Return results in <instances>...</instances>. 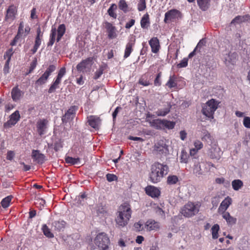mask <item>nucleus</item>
<instances>
[{
  "instance_id": "aec40b11",
  "label": "nucleus",
  "mask_w": 250,
  "mask_h": 250,
  "mask_svg": "<svg viewBox=\"0 0 250 250\" xmlns=\"http://www.w3.org/2000/svg\"><path fill=\"white\" fill-rule=\"evenodd\" d=\"M146 193L150 196L155 198L158 197L160 195L159 189L154 186H147L146 188Z\"/></svg>"
},
{
  "instance_id": "e433bc0d",
  "label": "nucleus",
  "mask_w": 250,
  "mask_h": 250,
  "mask_svg": "<svg viewBox=\"0 0 250 250\" xmlns=\"http://www.w3.org/2000/svg\"><path fill=\"white\" fill-rule=\"evenodd\" d=\"M209 0H197V3L204 11L206 10L208 6Z\"/></svg>"
},
{
  "instance_id": "1a4fd4ad",
  "label": "nucleus",
  "mask_w": 250,
  "mask_h": 250,
  "mask_svg": "<svg viewBox=\"0 0 250 250\" xmlns=\"http://www.w3.org/2000/svg\"><path fill=\"white\" fill-rule=\"evenodd\" d=\"M21 116L18 110L15 111L9 117V119L3 125L5 128H9L15 125L20 120Z\"/></svg>"
},
{
  "instance_id": "0e129e2a",
  "label": "nucleus",
  "mask_w": 250,
  "mask_h": 250,
  "mask_svg": "<svg viewBox=\"0 0 250 250\" xmlns=\"http://www.w3.org/2000/svg\"><path fill=\"white\" fill-rule=\"evenodd\" d=\"M135 22V21L134 19L130 20L129 22L126 23L125 27L126 29H129L134 24Z\"/></svg>"
},
{
  "instance_id": "49530a36",
  "label": "nucleus",
  "mask_w": 250,
  "mask_h": 250,
  "mask_svg": "<svg viewBox=\"0 0 250 250\" xmlns=\"http://www.w3.org/2000/svg\"><path fill=\"white\" fill-rule=\"evenodd\" d=\"M61 79H56V81L54 83L51 85L50 88L49 89L48 92L51 93L54 92L55 90L58 87V85L60 83Z\"/></svg>"
},
{
  "instance_id": "20e7f679",
  "label": "nucleus",
  "mask_w": 250,
  "mask_h": 250,
  "mask_svg": "<svg viewBox=\"0 0 250 250\" xmlns=\"http://www.w3.org/2000/svg\"><path fill=\"white\" fill-rule=\"evenodd\" d=\"M219 104V102L213 99L209 100L203 107V114L209 118L213 119L214 113L217 109Z\"/></svg>"
},
{
  "instance_id": "2eb2a0df",
  "label": "nucleus",
  "mask_w": 250,
  "mask_h": 250,
  "mask_svg": "<svg viewBox=\"0 0 250 250\" xmlns=\"http://www.w3.org/2000/svg\"><path fill=\"white\" fill-rule=\"evenodd\" d=\"M17 13V9L14 5H10L6 11L5 21L8 22L13 21Z\"/></svg>"
},
{
  "instance_id": "58836bf2",
  "label": "nucleus",
  "mask_w": 250,
  "mask_h": 250,
  "mask_svg": "<svg viewBox=\"0 0 250 250\" xmlns=\"http://www.w3.org/2000/svg\"><path fill=\"white\" fill-rule=\"evenodd\" d=\"M42 229L43 232V234L46 237L48 238H53L54 237L53 234L50 231V229L46 226V225H43L42 226Z\"/></svg>"
},
{
  "instance_id": "393cba45",
  "label": "nucleus",
  "mask_w": 250,
  "mask_h": 250,
  "mask_svg": "<svg viewBox=\"0 0 250 250\" xmlns=\"http://www.w3.org/2000/svg\"><path fill=\"white\" fill-rule=\"evenodd\" d=\"M149 125L157 129H162L163 125V120L161 119H154L149 121Z\"/></svg>"
},
{
  "instance_id": "7ed1b4c3",
  "label": "nucleus",
  "mask_w": 250,
  "mask_h": 250,
  "mask_svg": "<svg viewBox=\"0 0 250 250\" xmlns=\"http://www.w3.org/2000/svg\"><path fill=\"white\" fill-rule=\"evenodd\" d=\"M200 207L199 202H188L182 208L181 212L185 217H191L198 213Z\"/></svg>"
},
{
  "instance_id": "4d7b16f0",
  "label": "nucleus",
  "mask_w": 250,
  "mask_h": 250,
  "mask_svg": "<svg viewBox=\"0 0 250 250\" xmlns=\"http://www.w3.org/2000/svg\"><path fill=\"white\" fill-rule=\"evenodd\" d=\"M243 125L247 128H250V117H245L243 119Z\"/></svg>"
},
{
  "instance_id": "37998d69",
  "label": "nucleus",
  "mask_w": 250,
  "mask_h": 250,
  "mask_svg": "<svg viewBox=\"0 0 250 250\" xmlns=\"http://www.w3.org/2000/svg\"><path fill=\"white\" fill-rule=\"evenodd\" d=\"M154 212L160 218L164 219H165V218H166L165 212L163 210V209L160 207L157 206V207L154 208Z\"/></svg>"
},
{
  "instance_id": "a211bd4d",
  "label": "nucleus",
  "mask_w": 250,
  "mask_h": 250,
  "mask_svg": "<svg viewBox=\"0 0 250 250\" xmlns=\"http://www.w3.org/2000/svg\"><path fill=\"white\" fill-rule=\"evenodd\" d=\"M45 156L40 152L38 150H33L32 152V158L34 161L38 164H42L45 161Z\"/></svg>"
},
{
  "instance_id": "5701e85b",
  "label": "nucleus",
  "mask_w": 250,
  "mask_h": 250,
  "mask_svg": "<svg viewBox=\"0 0 250 250\" xmlns=\"http://www.w3.org/2000/svg\"><path fill=\"white\" fill-rule=\"evenodd\" d=\"M221 214L222 217L226 220L229 226H233L236 223V218L231 216L229 212H224Z\"/></svg>"
},
{
  "instance_id": "39448f33",
  "label": "nucleus",
  "mask_w": 250,
  "mask_h": 250,
  "mask_svg": "<svg viewBox=\"0 0 250 250\" xmlns=\"http://www.w3.org/2000/svg\"><path fill=\"white\" fill-rule=\"evenodd\" d=\"M94 242L100 250H107L110 244V240L105 233L101 232L97 235Z\"/></svg>"
},
{
  "instance_id": "338daca9",
  "label": "nucleus",
  "mask_w": 250,
  "mask_h": 250,
  "mask_svg": "<svg viewBox=\"0 0 250 250\" xmlns=\"http://www.w3.org/2000/svg\"><path fill=\"white\" fill-rule=\"evenodd\" d=\"M187 133L185 130H182L180 132V139L184 141L187 138Z\"/></svg>"
},
{
  "instance_id": "864d4df0",
  "label": "nucleus",
  "mask_w": 250,
  "mask_h": 250,
  "mask_svg": "<svg viewBox=\"0 0 250 250\" xmlns=\"http://www.w3.org/2000/svg\"><path fill=\"white\" fill-rule=\"evenodd\" d=\"M193 172L197 175H199L202 174L201 166L199 163H197L194 165V167L193 169Z\"/></svg>"
},
{
  "instance_id": "4468645a",
  "label": "nucleus",
  "mask_w": 250,
  "mask_h": 250,
  "mask_svg": "<svg viewBox=\"0 0 250 250\" xmlns=\"http://www.w3.org/2000/svg\"><path fill=\"white\" fill-rule=\"evenodd\" d=\"M232 199L227 196L220 204L218 209V212L220 214L227 212L226 210L228 208L229 206L232 204Z\"/></svg>"
},
{
  "instance_id": "0eeeda50",
  "label": "nucleus",
  "mask_w": 250,
  "mask_h": 250,
  "mask_svg": "<svg viewBox=\"0 0 250 250\" xmlns=\"http://www.w3.org/2000/svg\"><path fill=\"white\" fill-rule=\"evenodd\" d=\"M222 59L226 65H234L238 60V55L235 52L226 51L223 55Z\"/></svg>"
},
{
  "instance_id": "09e8293b",
  "label": "nucleus",
  "mask_w": 250,
  "mask_h": 250,
  "mask_svg": "<svg viewBox=\"0 0 250 250\" xmlns=\"http://www.w3.org/2000/svg\"><path fill=\"white\" fill-rule=\"evenodd\" d=\"M107 65L105 63L102 64L96 72V76L99 78L103 74L104 71L106 69Z\"/></svg>"
},
{
  "instance_id": "f257e3e1",
  "label": "nucleus",
  "mask_w": 250,
  "mask_h": 250,
  "mask_svg": "<svg viewBox=\"0 0 250 250\" xmlns=\"http://www.w3.org/2000/svg\"><path fill=\"white\" fill-rule=\"evenodd\" d=\"M169 167L167 165L160 163H155L151 167V172L149 174V179L154 184L160 182L163 178L167 174Z\"/></svg>"
},
{
  "instance_id": "e2e57ef3",
  "label": "nucleus",
  "mask_w": 250,
  "mask_h": 250,
  "mask_svg": "<svg viewBox=\"0 0 250 250\" xmlns=\"http://www.w3.org/2000/svg\"><path fill=\"white\" fill-rule=\"evenodd\" d=\"M65 73V68H62L60 70L56 78H62Z\"/></svg>"
},
{
  "instance_id": "052dcab7",
  "label": "nucleus",
  "mask_w": 250,
  "mask_h": 250,
  "mask_svg": "<svg viewBox=\"0 0 250 250\" xmlns=\"http://www.w3.org/2000/svg\"><path fill=\"white\" fill-rule=\"evenodd\" d=\"M139 83L143 86H147L150 84V83L147 79H139Z\"/></svg>"
},
{
  "instance_id": "c756f323",
  "label": "nucleus",
  "mask_w": 250,
  "mask_h": 250,
  "mask_svg": "<svg viewBox=\"0 0 250 250\" xmlns=\"http://www.w3.org/2000/svg\"><path fill=\"white\" fill-rule=\"evenodd\" d=\"M249 16L246 15L245 16H238L236 17L231 22V24L239 23L249 20Z\"/></svg>"
},
{
  "instance_id": "ea45409f",
  "label": "nucleus",
  "mask_w": 250,
  "mask_h": 250,
  "mask_svg": "<svg viewBox=\"0 0 250 250\" xmlns=\"http://www.w3.org/2000/svg\"><path fill=\"white\" fill-rule=\"evenodd\" d=\"M65 162L68 164L71 165H77L80 163V159L79 158H73L71 157L67 156L65 157Z\"/></svg>"
},
{
  "instance_id": "c85d7f7f",
  "label": "nucleus",
  "mask_w": 250,
  "mask_h": 250,
  "mask_svg": "<svg viewBox=\"0 0 250 250\" xmlns=\"http://www.w3.org/2000/svg\"><path fill=\"white\" fill-rule=\"evenodd\" d=\"M56 66L53 65H50L47 68L45 72L40 78H48L50 76L51 73L54 72L56 70Z\"/></svg>"
},
{
  "instance_id": "c9c22d12",
  "label": "nucleus",
  "mask_w": 250,
  "mask_h": 250,
  "mask_svg": "<svg viewBox=\"0 0 250 250\" xmlns=\"http://www.w3.org/2000/svg\"><path fill=\"white\" fill-rule=\"evenodd\" d=\"M53 225L56 229L60 231L64 228L65 223L63 221H55Z\"/></svg>"
},
{
  "instance_id": "6e6552de",
  "label": "nucleus",
  "mask_w": 250,
  "mask_h": 250,
  "mask_svg": "<svg viewBox=\"0 0 250 250\" xmlns=\"http://www.w3.org/2000/svg\"><path fill=\"white\" fill-rule=\"evenodd\" d=\"M181 15V12L178 10H170L165 13L164 21L166 23L174 21L180 17Z\"/></svg>"
},
{
  "instance_id": "c03bdc74",
  "label": "nucleus",
  "mask_w": 250,
  "mask_h": 250,
  "mask_svg": "<svg viewBox=\"0 0 250 250\" xmlns=\"http://www.w3.org/2000/svg\"><path fill=\"white\" fill-rule=\"evenodd\" d=\"M11 196H8L5 198H3L1 202V206L3 208H7V207H8L10 205V203L11 201Z\"/></svg>"
},
{
  "instance_id": "4be33fe9",
  "label": "nucleus",
  "mask_w": 250,
  "mask_h": 250,
  "mask_svg": "<svg viewBox=\"0 0 250 250\" xmlns=\"http://www.w3.org/2000/svg\"><path fill=\"white\" fill-rule=\"evenodd\" d=\"M149 44L151 47L153 53H157L160 49L159 40L157 37H153L149 41Z\"/></svg>"
},
{
  "instance_id": "cd10ccee",
  "label": "nucleus",
  "mask_w": 250,
  "mask_h": 250,
  "mask_svg": "<svg viewBox=\"0 0 250 250\" xmlns=\"http://www.w3.org/2000/svg\"><path fill=\"white\" fill-rule=\"evenodd\" d=\"M194 147L190 150V155L195 154L197 151L203 147V145L201 142L196 140L194 143Z\"/></svg>"
},
{
  "instance_id": "79ce46f5",
  "label": "nucleus",
  "mask_w": 250,
  "mask_h": 250,
  "mask_svg": "<svg viewBox=\"0 0 250 250\" xmlns=\"http://www.w3.org/2000/svg\"><path fill=\"white\" fill-rule=\"evenodd\" d=\"M42 42V39L40 37H36L35 41V44L34 45L33 48L31 49V51L32 54H35L39 46H40Z\"/></svg>"
},
{
  "instance_id": "423d86ee",
  "label": "nucleus",
  "mask_w": 250,
  "mask_h": 250,
  "mask_svg": "<svg viewBox=\"0 0 250 250\" xmlns=\"http://www.w3.org/2000/svg\"><path fill=\"white\" fill-rule=\"evenodd\" d=\"M166 140H160L158 141L154 146V151L158 154L167 155L169 153L168 146L167 144Z\"/></svg>"
},
{
  "instance_id": "473e14b6",
  "label": "nucleus",
  "mask_w": 250,
  "mask_h": 250,
  "mask_svg": "<svg viewBox=\"0 0 250 250\" xmlns=\"http://www.w3.org/2000/svg\"><path fill=\"white\" fill-rule=\"evenodd\" d=\"M56 36V29L55 28H52L51 29V33L50 35V40L47 43V46H52L55 41V37Z\"/></svg>"
},
{
  "instance_id": "9b49d317",
  "label": "nucleus",
  "mask_w": 250,
  "mask_h": 250,
  "mask_svg": "<svg viewBox=\"0 0 250 250\" xmlns=\"http://www.w3.org/2000/svg\"><path fill=\"white\" fill-rule=\"evenodd\" d=\"M104 25L106 30L107 37L109 39H115L117 37L116 28L112 24L108 22L104 21Z\"/></svg>"
},
{
  "instance_id": "bb28decb",
  "label": "nucleus",
  "mask_w": 250,
  "mask_h": 250,
  "mask_svg": "<svg viewBox=\"0 0 250 250\" xmlns=\"http://www.w3.org/2000/svg\"><path fill=\"white\" fill-rule=\"evenodd\" d=\"M65 26L64 24H60L57 30H56V33H57V42H59L62 37L63 36L65 32Z\"/></svg>"
},
{
  "instance_id": "6ab92c4d",
  "label": "nucleus",
  "mask_w": 250,
  "mask_h": 250,
  "mask_svg": "<svg viewBox=\"0 0 250 250\" xmlns=\"http://www.w3.org/2000/svg\"><path fill=\"white\" fill-rule=\"evenodd\" d=\"M145 228L148 231L157 230L160 228L159 223L154 220L149 219L145 224Z\"/></svg>"
},
{
  "instance_id": "b1692460",
  "label": "nucleus",
  "mask_w": 250,
  "mask_h": 250,
  "mask_svg": "<svg viewBox=\"0 0 250 250\" xmlns=\"http://www.w3.org/2000/svg\"><path fill=\"white\" fill-rule=\"evenodd\" d=\"M89 125L94 128H98L100 124V118L95 116H90L88 117Z\"/></svg>"
},
{
  "instance_id": "f8f14e48",
  "label": "nucleus",
  "mask_w": 250,
  "mask_h": 250,
  "mask_svg": "<svg viewBox=\"0 0 250 250\" xmlns=\"http://www.w3.org/2000/svg\"><path fill=\"white\" fill-rule=\"evenodd\" d=\"M93 59L92 58H88L83 60L78 63L76 66L78 71H84L86 69H89L92 64Z\"/></svg>"
},
{
  "instance_id": "72a5a7b5",
  "label": "nucleus",
  "mask_w": 250,
  "mask_h": 250,
  "mask_svg": "<svg viewBox=\"0 0 250 250\" xmlns=\"http://www.w3.org/2000/svg\"><path fill=\"white\" fill-rule=\"evenodd\" d=\"M175 125L174 122L169 121L167 120H163V129L167 128L168 129H173Z\"/></svg>"
},
{
  "instance_id": "8fccbe9b",
  "label": "nucleus",
  "mask_w": 250,
  "mask_h": 250,
  "mask_svg": "<svg viewBox=\"0 0 250 250\" xmlns=\"http://www.w3.org/2000/svg\"><path fill=\"white\" fill-rule=\"evenodd\" d=\"M202 139L203 141L211 140V136L208 131L206 130H204L202 131Z\"/></svg>"
},
{
  "instance_id": "dca6fc26",
  "label": "nucleus",
  "mask_w": 250,
  "mask_h": 250,
  "mask_svg": "<svg viewBox=\"0 0 250 250\" xmlns=\"http://www.w3.org/2000/svg\"><path fill=\"white\" fill-rule=\"evenodd\" d=\"M221 155V149L218 146L214 145L211 146L209 153V156L211 159L219 160Z\"/></svg>"
},
{
  "instance_id": "ddd939ff",
  "label": "nucleus",
  "mask_w": 250,
  "mask_h": 250,
  "mask_svg": "<svg viewBox=\"0 0 250 250\" xmlns=\"http://www.w3.org/2000/svg\"><path fill=\"white\" fill-rule=\"evenodd\" d=\"M48 123V121L44 119L38 121L37 123V132L40 136H42L46 133Z\"/></svg>"
},
{
  "instance_id": "6e6d98bb",
  "label": "nucleus",
  "mask_w": 250,
  "mask_h": 250,
  "mask_svg": "<svg viewBox=\"0 0 250 250\" xmlns=\"http://www.w3.org/2000/svg\"><path fill=\"white\" fill-rule=\"evenodd\" d=\"M176 79H169L167 83V85L169 88L175 87L177 86Z\"/></svg>"
},
{
  "instance_id": "a19ab883",
  "label": "nucleus",
  "mask_w": 250,
  "mask_h": 250,
  "mask_svg": "<svg viewBox=\"0 0 250 250\" xmlns=\"http://www.w3.org/2000/svg\"><path fill=\"white\" fill-rule=\"evenodd\" d=\"M220 227L218 224H215L212 226L211 228V233L213 239H215L218 237V231Z\"/></svg>"
},
{
  "instance_id": "a878e982",
  "label": "nucleus",
  "mask_w": 250,
  "mask_h": 250,
  "mask_svg": "<svg viewBox=\"0 0 250 250\" xmlns=\"http://www.w3.org/2000/svg\"><path fill=\"white\" fill-rule=\"evenodd\" d=\"M171 108V105L170 103H168L167 106L165 108L158 109L155 112L156 114L158 116H165L170 112Z\"/></svg>"
},
{
  "instance_id": "2f4dec72",
  "label": "nucleus",
  "mask_w": 250,
  "mask_h": 250,
  "mask_svg": "<svg viewBox=\"0 0 250 250\" xmlns=\"http://www.w3.org/2000/svg\"><path fill=\"white\" fill-rule=\"evenodd\" d=\"M243 186L242 181L240 180H234L232 182V187L234 190H238Z\"/></svg>"
},
{
  "instance_id": "f03ea898",
  "label": "nucleus",
  "mask_w": 250,
  "mask_h": 250,
  "mask_svg": "<svg viewBox=\"0 0 250 250\" xmlns=\"http://www.w3.org/2000/svg\"><path fill=\"white\" fill-rule=\"evenodd\" d=\"M132 211L130 205L125 203L121 205L117 213L115 219L116 225L118 227L125 226L131 218Z\"/></svg>"
},
{
  "instance_id": "de8ad7c7",
  "label": "nucleus",
  "mask_w": 250,
  "mask_h": 250,
  "mask_svg": "<svg viewBox=\"0 0 250 250\" xmlns=\"http://www.w3.org/2000/svg\"><path fill=\"white\" fill-rule=\"evenodd\" d=\"M24 34V23L23 21H21L20 23L18 33L16 35L21 38L22 37H23Z\"/></svg>"
},
{
  "instance_id": "a18cd8bd",
  "label": "nucleus",
  "mask_w": 250,
  "mask_h": 250,
  "mask_svg": "<svg viewBox=\"0 0 250 250\" xmlns=\"http://www.w3.org/2000/svg\"><path fill=\"white\" fill-rule=\"evenodd\" d=\"M119 8L125 13L128 11V5L125 0H120L119 2Z\"/></svg>"
},
{
  "instance_id": "680f3d73",
  "label": "nucleus",
  "mask_w": 250,
  "mask_h": 250,
  "mask_svg": "<svg viewBox=\"0 0 250 250\" xmlns=\"http://www.w3.org/2000/svg\"><path fill=\"white\" fill-rule=\"evenodd\" d=\"M15 156V153L13 151H8L7 153L6 159L9 160H13Z\"/></svg>"
},
{
  "instance_id": "774afa93",
  "label": "nucleus",
  "mask_w": 250,
  "mask_h": 250,
  "mask_svg": "<svg viewBox=\"0 0 250 250\" xmlns=\"http://www.w3.org/2000/svg\"><path fill=\"white\" fill-rule=\"evenodd\" d=\"M205 44H206V41L204 39H202L198 43L195 48H196L197 49L198 48H201L202 46L205 45Z\"/></svg>"
},
{
  "instance_id": "13d9d810",
  "label": "nucleus",
  "mask_w": 250,
  "mask_h": 250,
  "mask_svg": "<svg viewBox=\"0 0 250 250\" xmlns=\"http://www.w3.org/2000/svg\"><path fill=\"white\" fill-rule=\"evenodd\" d=\"M13 54V49L12 48L9 49L7 50L6 53L4 55V59H7V60H11V56Z\"/></svg>"
},
{
  "instance_id": "3c124183",
  "label": "nucleus",
  "mask_w": 250,
  "mask_h": 250,
  "mask_svg": "<svg viewBox=\"0 0 250 250\" xmlns=\"http://www.w3.org/2000/svg\"><path fill=\"white\" fill-rule=\"evenodd\" d=\"M188 154L184 151H182L180 156V162L181 163H187L188 162Z\"/></svg>"
},
{
  "instance_id": "f3484780",
  "label": "nucleus",
  "mask_w": 250,
  "mask_h": 250,
  "mask_svg": "<svg viewBox=\"0 0 250 250\" xmlns=\"http://www.w3.org/2000/svg\"><path fill=\"white\" fill-rule=\"evenodd\" d=\"M11 94L13 101L17 102L23 96L24 92L21 90L18 86H16L12 88Z\"/></svg>"
},
{
  "instance_id": "7c9ffc66",
  "label": "nucleus",
  "mask_w": 250,
  "mask_h": 250,
  "mask_svg": "<svg viewBox=\"0 0 250 250\" xmlns=\"http://www.w3.org/2000/svg\"><path fill=\"white\" fill-rule=\"evenodd\" d=\"M149 24V17L147 14L145 15L141 20V26L143 29L148 28Z\"/></svg>"
},
{
  "instance_id": "4c0bfd02",
  "label": "nucleus",
  "mask_w": 250,
  "mask_h": 250,
  "mask_svg": "<svg viewBox=\"0 0 250 250\" xmlns=\"http://www.w3.org/2000/svg\"><path fill=\"white\" fill-rule=\"evenodd\" d=\"M178 181V178L177 176L171 175L167 177V184L169 185L176 184Z\"/></svg>"
},
{
  "instance_id": "69168bd1",
  "label": "nucleus",
  "mask_w": 250,
  "mask_h": 250,
  "mask_svg": "<svg viewBox=\"0 0 250 250\" xmlns=\"http://www.w3.org/2000/svg\"><path fill=\"white\" fill-rule=\"evenodd\" d=\"M121 109V107H117L116 108V109H115V110L114 111V112H113L112 113V117H113V121H115L116 118V116L119 112V111Z\"/></svg>"
},
{
  "instance_id": "bf43d9fd",
  "label": "nucleus",
  "mask_w": 250,
  "mask_h": 250,
  "mask_svg": "<svg viewBox=\"0 0 250 250\" xmlns=\"http://www.w3.org/2000/svg\"><path fill=\"white\" fill-rule=\"evenodd\" d=\"M106 179L108 182H112L117 180V176L113 174L108 173L106 175Z\"/></svg>"
},
{
  "instance_id": "5fc2aeb1",
  "label": "nucleus",
  "mask_w": 250,
  "mask_h": 250,
  "mask_svg": "<svg viewBox=\"0 0 250 250\" xmlns=\"http://www.w3.org/2000/svg\"><path fill=\"white\" fill-rule=\"evenodd\" d=\"M188 59L185 58H184L181 62L177 64V67L178 68H183L185 67L188 65Z\"/></svg>"
},
{
  "instance_id": "f704fd0d",
  "label": "nucleus",
  "mask_w": 250,
  "mask_h": 250,
  "mask_svg": "<svg viewBox=\"0 0 250 250\" xmlns=\"http://www.w3.org/2000/svg\"><path fill=\"white\" fill-rule=\"evenodd\" d=\"M117 7L116 4L113 3L111 5L107 10L108 15L114 19H116L117 16V14L114 12V11L117 9Z\"/></svg>"
},
{
  "instance_id": "603ef678",
  "label": "nucleus",
  "mask_w": 250,
  "mask_h": 250,
  "mask_svg": "<svg viewBox=\"0 0 250 250\" xmlns=\"http://www.w3.org/2000/svg\"><path fill=\"white\" fill-rule=\"evenodd\" d=\"M146 8L145 0H140L138 4V10L139 11H142Z\"/></svg>"
},
{
  "instance_id": "412c9836",
  "label": "nucleus",
  "mask_w": 250,
  "mask_h": 250,
  "mask_svg": "<svg viewBox=\"0 0 250 250\" xmlns=\"http://www.w3.org/2000/svg\"><path fill=\"white\" fill-rule=\"evenodd\" d=\"M135 42V39L132 37L128 42L126 44L124 56L125 58H127L130 55L133 50L132 47L134 45Z\"/></svg>"
},
{
  "instance_id": "9d476101",
  "label": "nucleus",
  "mask_w": 250,
  "mask_h": 250,
  "mask_svg": "<svg viewBox=\"0 0 250 250\" xmlns=\"http://www.w3.org/2000/svg\"><path fill=\"white\" fill-rule=\"evenodd\" d=\"M77 108V107L75 106L70 107L62 117V123H66L73 120L75 116L76 111Z\"/></svg>"
}]
</instances>
